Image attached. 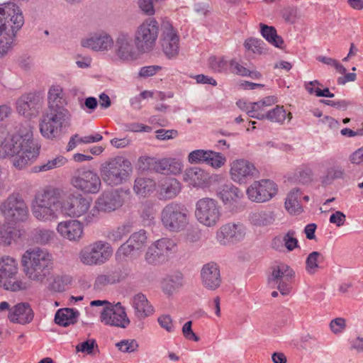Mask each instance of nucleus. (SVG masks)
<instances>
[{"instance_id": "51", "label": "nucleus", "mask_w": 363, "mask_h": 363, "mask_svg": "<svg viewBox=\"0 0 363 363\" xmlns=\"http://www.w3.org/2000/svg\"><path fill=\"white\" fill-rule=\"evenodd\" d=\"M53 230L45 228H37L33 232V240L40 245H46L54 238Z\"/></svg>"}, {"instance_id": "9", "label": "nucleus", "mask_w": 363, "mask_h": 363, "mask_svg": "<svg viewBox=\"0 0 363 363\" xmlns=\"http://www.w3.org/2000/svg\"><path fill=\"white\" fill-rule=\"evenodd\" d=\"M159 30V23L154 18H149L140 23L134 34V41L138 50L142 52L152 50L158 38Z\"/></svg>"}, {"instance_id": "46", "label": "nucleus", "mask_w": 363, "mask_h": 363, "mask_svg": "<svg viewBox=\"0 0 363 363\" xmlns=\"http://www.w3.org/2000/svg\"><path fill=\"white\" fill-rule=\"evenodd\" d=\"M131 230V225L128 223H123L117 228L108 231L106 238L113 242L121 241Z\"/></svg>"}, {"instance_id": "2", "label": "nucleus", "mask_w": 363, "mask_h": 363, "mask_svg": "<svg viewBox=\"0 0 363 363\" xmlns=\"http://www.w3.org/2000/svg\"><path fill=\"white\" fill-rule=\"evenodd\" d=\"M53 261L48 250L39 247L30 248L21 257L23 272L29 280L44 284L51 275Z\"/></svg>"}, {"instance_id": "54", "label": "nucleus", "mask_w": 363, "mask_h": 363, "mask_svg": "<svg viewBox=\"0 0 363 363\" xmlns=\"http://www.w3.org/2000/svg\"><path fill=\"white\" fill-rule=\"evenodd\" d=\"M225 162L226 158L223 154L209 150L206 164L211 166L213 168H220L224 165Z\"/></svg>"}, {"instance_id": "12", "label": "nucleus", "mask_w": 363, "mask_h": 363, "mask_svg": "<svg viewBox=\"0 0 363 363\" xmlns=\"http://www.w3.org/2000/svg\"><path fill=\"white\" fill-rule=\"evenodd\" d=\"M177 252V242L173 238H162L152 242L147 248L145 259L150 264L157 265L166 262Z\"/></svg>"}, {"instance_id": "32", "label": "nucleus", "mask_w": 363, "mask_h": 363, "mask_svg": "<svg viewBox=\"0 0 363 363\" xmlns=\"http://www.w3.org/2000/svg\"><path fill=\"white\" fill-rule=\"evenodd\" d=\"M218 197L224 205L237 202L243 194L242 191L231 183L225 184L219 186L217 191Z\"/></svg>"}, {"instance_id": "18", "label": "nucleus", "mask_w": 363, "mask_h": 363, "mask_svg": "<svg viewBox=\"0 0 363 363\" xmlns=\"http://www.w3.org/2000/svg\"><path fill=\"white\" fill-rule=\"evenodd\" d=\"M160 44L162 52L169 59L176 58L179 52V37L177 30L168 21L162 25Z\"/></svg>"}, {"instance_id": "7", "label": "nucleus", "mask_w": 363, "mask_h": 363, "mask_svg": "<svg viewBox=\"0 0 363 363\" xmlns=\"http://www.w3.org/2000/svg\"><path fill=\"white\" fill-rule=\"evenodd\" d=\"M132 172L131 163L122 157H117L102 164L101 174L103 181L110 186L125 182Z\"/></svg>"}, {"instance_id": "37", "label": "nucleus", "mask_w": 363, "mask_h": 363, "mask_svg": "<svg viewBox=\"0 0 363 363\" xmlns=\"http://www.w3.org/2000/svg\"><path fill=\"white\" fill-rule=\"evenodd\" d=\"M292 118V113L286 112L284 106L276 105L274 108L269 109L266 114L265 120L273 123L283 125L286 121L289 123Z\"/></svg>"}, {"instance_id": "26", "label": "nucleus", "mask_w": 363, "mask_h": 363, "mask_svg": "<svg viewBox=\"0 0 363 363\" xmlns=\"http://www.w3.org/2000/svg\"><path fill=\"white\" fill-rule=\"evenodd\" d=\"M42 104L41 97L35 93L21 96L17 101L16 108L18 113L30 117L40 108Z\"/></svg>"}, {"instance_id": "30", "label": "nucleus", "mask_w": 363, "mask_h": 363, "mask_svg": "<svg viewBox=\"0 0 363 363\" xmlns=\"http://www.w3.org/2000/svg\"><path fill=\"white\" fill-rule=\"evenodd\" d=\"M209 174L199 167H192L185 170L184 181L194 187H204L208 184Z\"/></svg>"}, {"instance_id": "62", "label": "nucleus", "mask_w": 363, "mask_h": 363, "mask_svg": "<svg viewBox=\"0 0 363 363\" xmlns=\"http://www.w3.org/2000/svg\"><path fill=\"white\" fill-rule=\"evenodd\" d=\"M229 66L233 74L242 77H247L248 69L239 64L235 60H231L229 62Z\"/></svg>"}, {"instance_id": "22", "label": "nucleus", "mask_w": 363, "mask_h": 363, "mask_svg": "<svg viewBox=\"0 0 363 363\" xmlns=\"http://www.w3.org/2000/svg\"><path fill=\"white\" fill-rule=\"evenodd\" d=\"M294 274L295 272L289 266L280 263L273 267L272 275L269 278V282L271 284L277 285V289L282 295H286L291 289L289 282L293 279Z\"/></svg>"}, {"instance_id": "55", "label": "nucleus", "mask_w": 363, "mask_h": 363, "mask_svg": "<svg viewBox=\"0 0 363 363\" xmlns=\"http://www.w3.org/2000/svg\"><path fill=\"white\" fill-rule=\"evenodd\" d=\"M208 153L209 150H194L189 154L188 160L191 164L206 163Z\"/></svg>"}, {"instance_id": "41", "label": "nucleus", "mask_w": 363, "mask_h": 363, "mask_svg": "<svg viewBox=\"0 0 363 363\" xmlns=\"http://www.w3.org/2000/svg\"><path fill=\"white\" fill-rule=\"evenodd\" d=\"M301 192L299 189H294L289 194L286 199L285 207L290 213H300L302 212L301 206Z\"/></svg>"}, {"instance_id": "3", "label": "nucleus", "mask_w": 363, "mask_h": 363, "mask_svg": "<svg viewBox=\"0 0 363 363\" xmlns=\"http://www.w3.org/2000/svg\"><path fill=\"white\" fill-rule=\"evenodd\" d=\"M23 24L24 18L18 6L7 3L0 6V57L13 48L16 33Z\"/></svg>"}, {"instance_id": "45", "label": "nucleus", "mask_w": 363, "mask_h": 363, "mask_svg": "<svg viewBox=\"0 0 363 363\" xmlns=\"http://www.w3.org/2000/svg\"><path fill=\"white\" fill-rule=\"evenodd\" d=\"M0 286L7 291H19L28 289V284L16 276H11L1 282Z\"/></svg>"}, {"instance_id": "19", "label": "nucleus", "mask_w": 363, "mask_h": 363, "mask_svg": "<svg viewBox=\"0 0 363 363\" xmlns=\"http://www.w3.org/2000/svg\"><path fill=\"white\" fill-rule=\"evenodd\" d=\"M277 191L276 184L269 179L255 181L246 190L248 199L257 203L270 200Z\"/></svg>"}, {"instance_id": "13", "label": "nucleus", "mask_w": 363, "mask_h": 363, "mask_svg": "<svg viewBox=\"0 0 363 363\" xmlns=\"http://www.w3.org/2000/svg\"><path fill=\"white\" fill-rule=\"evenodd\" d=\"M71 185L84 194H96L101 188V180L99 174L89 169H79L70 179Z\"/></svg>"}, {"instance_id": "42", "label": "nucleus", "mask_w": 363, "mask_h": 363, "mask_svg": "<svg viewBox=\"0 0 363 363\" xmlns=\"http://www.w3.org/2000/svg\"><path fill=\"white\" fill-rule=\"evenodd\" d=\"M260 33L262 37L270 44L276 48H281L284 43L282 38L277 35L274 27L269 26L262 23H259Z\"/></svg>"}, {"instance_id": "24", "label": "nucleus", "mask_w": 363, "mask_h": 363, "mask_svg": "<svg viewBox=\"0 0 363 363\" xmlns=\"http://www.w3.org/2000/svg\"><path fill=\"white\" fill-rule=\"evenodd\" d=\"M82 47L96 52H107L111 50L114 40L110 34L106 32L91 33L81 40Z\"/></svg>"}, {"instance_id": "8", "label": "nucleus", "mask_w": 363, "mask_h": 363, "mask_svg": "<svg viewBox=\"0 0 363 363\" xmlns=\"http://www.w3.org/2000/svg\"><path fill=\"white\" fill-rule=\"evenodd\" d=\"M0 215L9 223L24 222L29 216L28 206L19 193H13L0 203Z\"/></svg>"}, {"instance_id": "47", "label": "nucleus", "mask_w": 363, "mask_h": 363, "mask_svg": "<svg viewBox=\"0 0 363 363\" xmlns=\"http://www.w3.org/2000/svg\"><path fill=\"white\" fill-rule=\"evenodd\" d=\"M323 260V256L317 251L311 252L306 259V271L309 274H314L319 269V263Z\"/></svg>"}, {"instance_id": "28", "label": "nucleus", "mask_w": 363, "mask_h": 363, "mask_svg": "<svg viewBox=\"0 0 363 363\" xmlns=\"http://www.w3.org/2000/svg\"><path fill=\"white\" fill-rule=\"evenodd\" d=\"M68 100L60 85H52L48 92V110L69 111L67 108Z\"/></svg>"}, {"instance_id": "48", "label": "nucleus", "mask_w": 363, "mask_h": 363, "mask_svg": "<svg viewBox=\"0 0 363 363\" xmlns=\"http://www.w3.org/2000/svg\"><path fill=\"white\" fill-rule=\"evenodd\" d=\"M244 47L246 50L255 55H262L267 52L266 44L258 38H250L245 40Z\"/></svg>"}, {"instance_id": "59", "label": "nucleus", "mask_w": 363, "mask_h": 363, "mask_svg": "<svg viewBox=\"0 0 363 363\" xmlns=\"http://www.w3.org/2000/svg\"><path fill=\"white\" fill-rule=\"evenodd\" d=\"M317 60L323 64L334 67L337 72L340 74H345L346 72L345 67L335 59L320 55L317 57Z\"/></svg>"}, {"instance_id": "52", "label": "nucleus", "mask_w": 363, "mask_h": 363, "mask_svg": "<svg viewBox=\"0 0 363 363\" xmlns=\"http://www.w3.org/2000/svg\"><path fill=\"white\" fill-rule=\"evenodd\" d=\"M208 65L216 72H223L227 70L229 62L223 57L212 56L208 59Z\"/></svg>"}, {"instance_id": "14", "label": "nucleus", "mask_w": 363, "mask_h": 363, "mask_svg": "<svg viewBox=\"0 0 363 363\" xmlns=\"http://www.w3.org/2000/svg\"><path fill=\"white\" fill-rule=\"evenodd\" d=\"M220 206L216 200L203 198L196 203L195 217L204 226L214 227L221 218Z\"/></svg>"}, {"instance_id": "11", "label": "nucleus", "mask_w": 363, "mask_h": 363, "mask_svg": "<svg viewBox=\"0 0 363 363\" xmlns=\"http://www.w3.org/2000/svg\"><path fill=\"white\" fill-rule=\"evenodd\" d=\"M113 252L109 243L99 240L82 249L79 253V259L86 266L101 265L110 259Z\"/></svg>"}, {"instance_id": "15", "label": "nucleus", "mask_w": 363, "mask_h": 363, "mask_svg": "<svg viewBox=\"0 0 363 363\" xmlns=\"http://www.w3.org/2000/svg\"><path fill=\"white\" fill-rule=\"evenodd\" d=\"M123 199L117 190L104 192L95 201L91 212L87 216L88 222H94L99 217L100 211L110 213L121 207Z\"/></svg>"}, {"instance_id": "50", "label": "nucleus", "mask_w": 363, "mask_h": 363, "mask_svg": "<svg viewBox=\"0 0 363 363\" xmlns=\"http://www.w3.org/2000/svg\"><path fill=\"white\" fill-rule=\"evenodd\" d=\"M345 176V169L342 167H333L328 170L327 174L323 177L322 183L325 185H328L335 179H344Z\"/></svg>"}, {"instance_id": "17", "label": "nucleus", "mask_w": 363, "mask_h": 363, "mask_svg": "<svg viewBox=\"0 0 363 363\" xmlns=\"http://www.w3.org/2000/svg\"><path fill=\"white\" fill-rule=\"evenodd\" d=\"M113 45L114 54L119 60L128 62L138 58V48L130 33L124 31L118 33Z\"/></svg>"}, {"instance_id": "49", "label": "nucleus", "mask_w": 363, "mask_h": 363, "mask_svg": "<svg viewBox=\"0 0 363 363\" xmlns=\"http://www.w3.org/2000/svg\"><path fill=\"white\" fill-rule=\"evenodd\" d=\"M291 179L294 182L308 184L313 179V171L308 167H300L295 171Z\"/></svg>"}, {"instance_id": "27", "label": "nucleus", "mask_w": 363, "mask_h": 363, "mask_svg": "<svg viewBox=\"0 0 363 363\" xmlns=\"http://www.w3.org/2000/svg\"><path fill=\"white\" fill-rule=\"evenodd\" d=\"M56 230L61 237L69 241H79L83 235L82 223L75 219L60 222Z\"/></svg>"}, {"instance_id": "61", "label": "nucleus", "mask_w": 363, "mask_h": 363, "mask_svg": "<svg viewBox=\"0 0 363 363\" xmlns=\"http://www.w3.org/2000/svg\"><path fill=\"white\" fill-rule=\"evenodd\" d=\"M191 326L192 321L189 320L185 323L182 327V334L186 340L198 342L199 337L193 331Z\"/></svg>"}, {"instance_id": "38", "label": "nucleus", "mask_w": 363, "mask_h": 363, "mask_svg": "<svg viewBox=\"0 0 363 363\" xmlns=\"http://www.w3.org/2000/svg\"><path fill=\"white\" fill-rule=\"evenodd\" d=\"M79 311L72 308H61L55 313V322L61 326L67 327L77 323Z\"/></svg>"}, {"instance_id": "56", "label": "nucleus", "mask_w": 363, "mask_h": 363, "mask_svg": "<svg viewBox=\"0 0 363 363\" xmlns=\"http://www.w3.org/2000/svg\"><path fill=\"white\" fill-rule=\"evenodd\" d=\"M122 352L130 353L138 350L139 345L135 340H123L116 344Z\"/></svg>"}, {"instance_id": "25", "label": "nucleus", "mask_w": 363, "mask_h": 363, "mask_svg": "<svg viewBox=\"0 0 363 363\" xmlns=\"http://www.w3.org/2000/svg\"><path fill=\"white\" fill-rule=\"evenodd\" d=\"M200 277L202 286L208 291H216L222 282L219 267L214 262L207 263L202 267Z\"/></svg>"}, {"instance_id": "23", "label": "nucleus", "mask_w": 363, "mask_h": 363, "mask_svg": "<svg viewBox=\"0 0 363 363\" xmlns=\"http://www.w3.org/2000/svg\"><path fill=\"white\" fill-rule=\"evenodd\" d=\"M147 235L145 230H140L130 235L125 242L122 244L116 252L118 259L131 255L134 252L140 250L147 244Z\"/></svg>"}, {"instance_id": "29", "label": "nucleus", "mask_w": 363, "mask_h": 363, "mask_svg": "<svg viewBox=\"0 0 363 363\" xmlns=\"http://www.w3.org/2000/svg\"><path fill=\"white\" fill-rule=\"evenodd\" d=\"M33 311L28 303H19L10 309L8 318L14 323L24 325L33 319Z\"/></svg>"}, {"instance_id": "36", "label": "nucleus", "mask_w": 363, "mask_h": 363, "mask_svg": "<svg viewBox=\"0 0 363 363\" xmlns=\"http://www.w3.org/2000/svg\"><path fill=\"white\" fill-rule=\"evenodd\" d=\"M248 219L250 223L255 226L267 227L274 223L276 215L272 211H256L249 214Z\"/></svg>"}, {"instance_id": "21", "label": "nucleus", "mask_w": 363, "mask_h": 363, "mask_svg": "<svg viewBox=\"0 0 363 363\" xmlns=\"http://www.w3.org/2000/svg\"><path fill=\"white\" fill-rule=\"evenodd\" d=\"M101 321L107 325L125 328L130 324L125 308L118 303H112L108 308H104L101 312Z\"/></svg>"}, {"instance_id": "35", "label": "nucleus", "mask_w": 363, "mask_h": 363, "mask_svg": "<svg viewBox=\"0 0 363 363\" xmlns=\"http://www.w3.org/2000/svg\"><path fill=\"white\" fill-rule=\"evenodd\" d=\"M132 305L135 309V315L140 319L145 318L154 312L152 306L143 294H135L132 299Z\"/></svg>"}, {"instance_id": "6", "label": "nucleus", "mask_w": 363, "mask_h": 363, "mask_svg": "<svg viewBox=\"0 0 363 363\" xmlns=\"http://www.w3.org/2000/svg\"><path fill=\"white\" fill-rule=\"evenodd\" d=\"M160 221L168 232L179 233L184 230L189 225V213L184 205L172 201L162 208Z\"/></svg>"}, {"instance_id": "43", "label": "nucleus", "mask_w": 363, "mask_h": 363, "mask_svg": "<svg viewBox=\"0 0 363 363\" xmlns=\"http://www.w3.org/2000/svg\"><path fill=\"white\" fill-rule=\"evenodd\" d=\"M156 186L154 180L150 178L138 177L135 181L134 191L142 196H146L153 192Z\"/></svg>"}, {"instance_id": "33", "label": "nucleus", "mask_w": 363, "mask_h": 363, "mask_svg": "<svg viewBox=\"0 0 363 363\" xmlns=\"http://www.w3.org/2000/svg\"><path fill=\"white\" fill-rule=\"evenodd\" d=\"M160 199H172L181 191V184L174 178H166L159 185Z\"/></svg>"}, {"instance_id": "34", "label": "nucleus", "mask_w": 363, "mask_h": 363, "mask_svg": "<svg viewBox=\"0 0 363 363\" xmlns=\"http://www.w3.org/2000/svg\"><path fill=\"white\" fill-rule=\"evenodd\" d=\"M277 98L274 96H269L262 99L253 102V107L251 111V118L258 120H265L266 114L269 111L268 108L277 103Z\"/></svg>"}, {"instance_id": "39", "label": "nucleus", "mask_w": 363, "mask_h": 363, "mask_svg": "<svg viewBox=\"0 0 363 363\" xmlns=\"http://www.w3.org/2000/svg\"><path fill=\"white\" fill-rule=\"evenodd\" d=\"M20 237V230L13 226L3 225L0 228V245H1L9 246L13 242H17Z\"/></svg>"}, {"instance_id": "5", "label": "nucleus", "mask_w": 363, "mask_h": 363, "mask_svg": "<svg viewBox=\"0 0 363 363\" xmlns=\"http://www.w3.org/2000/svg\"><path fill=\"white\" fill-rule=\"evenodd\" d=\"M70 111L45 109L39 120V130L46 139L60 138L71 125Z\"/></svg>"}, {"instance_id": "44", "label": "nucleus", "mask_w": 363, "mask_h": 363, "mask_svg": "<svg viewBox=\"0 0 363 363\" xmlns=\"http://www.w3.org/2000/svg\"><path fill=\"white\" fill-rule=\"evenodd\" d=\"M119 274L116 272L108 271L106 274L99 275L94 282V287L100 290L105 286L119 281Z\"/></svg>"}, {"instance_id": "40", "label": "nucleus", "mask_w": 363, "mask_h": 363, "mask_svg": "<svg viewBox=\"0 0 363 363\" xmlns=\"http://www.w3.org/2000/svg\"><path fill=\"white\" fill-rule=\"evenodd\" d=\"M183 286V276L176 273L163 279L162 290L167 295H172Z\"/></svg>"}, {"instance_id": "20", "label": "nucleus", "mask_w": 363, "mask_h": 363, "mask_svg": "<svg viewBox=\"0 0 363 363\" xmlns=\"http://www.w3.org/2000/svg\"><path fill=\"white\" fill-rule=\"evenodd\" d=\"M247 228L240 223H228L221 225L216 231L217 242L222 245L237 243L242 240L246 235Z\"/></svg>"}, {"instance_id": "60", "label": "nucleus", "mask_w": 363, "mask_h": 363, "mask_svg": "<svg viewBox=\"0 0 363 363\" xmlns=\"http://www.w3.org/2000/svg\"><path fill=\"white\" fill-rule=\"evenodd\" d=\"M95 346H96L95 340H88L85 342L78 344L76 346V350L77 352H82L87 354H91L94 352Z\"/></svg>"}, {"instance_id": "57", "label": "nucleus", "mask_w": 363, "mask_h": 363, "mask_svg": "<svg viewBox=\"0 0 363 363\" xmlns=\"http://www.w3.org/2000/svg\"><path fill=\"white\" fill-rule=\"evenodd\" d=\"M162 0H139L140 9L147 16H152L155 13V6Z\"/></svg>"}, {"instance_id": "4", "label": "nucleus", "mask_w": 363, "mask_h": 363, "mask_svg": "<svg viewBox=\"0 0 363 363\" xmlns=\"http://www.w3.org/2000/svg\"><path fill=\"white\" fill-rule=\"evenodd\" d=\"M62 190L48 186L37 194L33 201L31 210L33 216L39 221L50 222L58 218V211H61Z\"/></svg>"}, {"instance_id": "1", "label": "nucleus", "mask_w": 363, "mask_h": 363, "mask_svg": "<svg viewBox=\"0 0 363 363\" xmlns=\"http://www.w3.org/2000/svg\"><path fill=\"white\" fill-rule=\"evenodd\" d=\"M40 148L33 140L30 127L13 135L0 133V159L16 156L13 165L18 169H23L33 162L38 157Z\"/></svg>"}, {"instance_id": "16", "label": "nucleus", "mask_w": 363, "mask_h": 363, "mask_svg": "<svg viewBox=\"0 0 363 363\" xmlns=\"http://www.w3.org/2000/svg\"><path fill=\"white\" fill-rule=\"evenodd\" d=\"M259 171L255 165L245 159H236L230 164V179L239 184H245L257 178Z\"/></svg>"}, {"instance_id": "63", "label": "nucleus", "mask_w": 363, "mask_h": 363, "mask_svg": "<svg viewBox=\"0 0 363 363\" xmlns=\"http://www.w3.org/2000/svg\"><path fill=\"white\" fill-rule=\"evenodd\" d=\"M158 323L160 325L166 330L169 333H172L174 331V325L172 322V319L169 315H162L160 316L157 319Z\"/></svg>"}, {"instance_id": "53", "label": "nucleus", "mask_w": 363, "mask_h": 363, "mask_svg": "<svg viewBox=\"0 0 363 363\" xmlns=\"http://www.w3.org/2000/svg\"><path fill=\"white\" fill-rule=\"evenodd\" d=\"M155 215V211L154 209L153 203L150 202H145L143 204L140 209V217L145 224H150L154 220Z\"/></svg>"}, {"instance_id": "64", "label": "nucleus", "mask_w": 363, "mask_h": 363, "mask_svg": "<svg viewBox=\"0 0 363 363\" xmlns=\"http://www.w3.org/2000/svg\"><path fill=\"white\" fill-rule=\"evenodd\" d=\"M125 130L130 132H150L152 128L139 123H131L124 125Z\"/></svg>"}, {"instance_id": "58", "label": "nucleus", "mask_w": 363, "mask_h": 363, "mask_svg": "<svg viewBox=\"0 0 363 363\" xmlns=\"http://www.w3.org/2000/svg\"><path fill=\"white\" fill-rule=\"evenodd\" d=\"M295 234L294 230H289L283 236V242L289 251H292L298 247V240L295 238Z\"/></svg>"}, {"instance_id": "31", "label": "nucleus", "mask_w": 363, "mask_h": 363, "mask_svg": "<svg viewBox=\"0 0 363 363\" xmlns=\"http://www.w3.org/2000/svg\"><path fill=\"white\" fill-rule=\"evenodd\" d=\"M146 160L152 161L151 164L152 169L158 173L163 174H177L182 170V164L181 162L175 159H162L157 161H153L152 159H146ZM149 164L150 162H149Z\"/></svg>"}, {"instance_id": "10", "label": "nucleus", "mask_w": 363, "mask_h": 363, "mask_svg": "<svg viewBox=\"0 0 363 363\" xmlns=\"http://www.w3.org/2000/svg\"><path fill=\"white\" fill-rule=\"evenodd\" d=\"M92 199L82 194H69L65 199L61 201V213L70 218L83 217V222L86 225L92 222L86 220L91 212Z\"/></svg>"}]
</instances>
